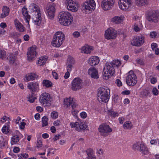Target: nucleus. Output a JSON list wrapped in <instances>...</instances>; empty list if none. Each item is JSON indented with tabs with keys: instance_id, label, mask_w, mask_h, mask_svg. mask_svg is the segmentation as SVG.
<instances>
[{
	"instance_id": "48",
	"label": "nucleus",
	"mask_w": 159,
	"mask_h": 159,
	"mask_svg": "<svg viewBox=\"0 0 159 159\" xmlns=\"http://www.w3.org/2000/svg\"><path fill=\"white\" fill-rule=\"evenodd\" d=\"M143 95L145 96H148L150 94V92L148 89H145L142 92Z\"/></svg>"
},
{
	"instance_id": "49",
	"label": "nucleus",
	"mask_w": 159,
	"mask_h": 159,
	"mask_svg": "<svg viewBox=\"0 0 159 159\" xmlns=\"http://www.w3.org/2000/svg\"><path fill=\"white\" fill-rule=\"evenodd\" d=\"M86 128V125L84 123L80 122V131L81 130H84Z\"/></svg>"
},
{
	"instance_id": "2",
	"label": "nucleus",
	"mask_w": 159,
	"mask_h": 159,
	"mask_svg": "<svg viewBox=\"0 0 159 159\" xmlns=\"http://www.w3.org/2000/svg\"><path fill=\"white\" fill-rule=\"evenodd\" d=\"M58 19L59 23L62 25L67 26L71 24L73 21V16L67 11L60 12L58 15Z\"/></svg>"
},
{
	"instance_id": "8",
	"label": "nucleus",
	"mask_w": 159,
	"mask_h": 159,
	"mask_svg": "<svg viewBox=\"0 0 159 159\" xmlns=\"http://www.w3.org/2000/svg\"><path fill=\"white\" fill-rule=\"evenodd\" d=\"M98 129L100 134L104 136H107L112 130L109 126L106 124L100 125Z\"/></svg>"
},
{
	"instance_id": "11",
	"label": "nucleus",
	"mask_w": 159,
	"mask_h": 159,
	"mask_svg": "<svg viewBox=\"0 0 159 159\" xmlns=\"http://www.w3.org/2000/svg\"><path fill=\"white\" fill-rule=\"evenodd\" d=\"M116 31L112 28L107 29L105 31V38L107 39H114L116 36Z\"/></svg>"
},
{
	"instance_id": "29",
	"label": "nucleus",
	"mask_w": 159,
	"mask_h": 159,
	"mask_svg": "<svg viewBox=\"0 0 159 159\" xmlns=\"http://www.w3.org/2000/svg\"><path fill=\"white\" fill-rule=\"evenodd\" d=\"M73 101L74 99L73 98H67L64 100V104L67 107H68L72 104Z\"/></svg>"
},
{
	"instance_id": "31",
	"label": "nucleus",
	"mask_w": 159,
	"mask_h": 159,
	"mask_svg": "<svg viewBox=\"0 0 159 159\" xmlns=\"http://www.w3.org/2000/svg\"><path fill=\"white\" fill-rule=\"evenodd\" d=\"M142 27V24L140 21L134 24V29L135 31L138 32L139 31L140 29Z\"/></svg>"
},
{
	"instance_id": "24",
	"label": "nucleus",
	"mask_w": 159,
	"mask_h": 159,
	"mask_svg": "<svg viewBox=\"0 0 159 159\" xmlns=\"http://www.w3.org/2000/svg\"><path fill=\"white\" fill-rule=\"evenodd\" d=\"M81 50V52L84 53H90L93 50V47L88 45L84 46L82 47Z\"/></svg>"
},
{
	"instance_id": "51",
	"label": "nucleus",
	"mask_w": 159,
	"mask_h": 159,
	"mask_svg": "<svg viewBox=\"0 0 159 159\" xmlns=\"http://www.w3.org/2000/svg\"><path fill=\"white\" fill-rule=\"evenodd\" d=\"M136 61L137 63L140 65H144V63L143 60L140 59L139 58H137L136 60Z\"/></svg>"
},
{
	"instance_id": "12",
	"label": "nucleus",
	"mask_w": 159,
	"mask_h": 159,
	"mask_svg": "<svg viewBox=\"0 0 159 159\" xmlns=\"http://www.w3.org/2000/svg\"><path fill=\"white\" fill-rule=\"evenodd\" d=\"M115 0H103L101 2V7L104 10L111 9L114 6Z\"/></svg>"
},
{
	"instance_id": "37",
	"label": "nucleus",
	"mask_w": 159,
	"mask_h": 159,
	"mask_svg": "<svg viewBox=\"0 0 159 159\" xmlns=\"http://www.w3.org/2000/svg\"><path fill=\"white\" fill-rule=\"evenodd\" d=\"M143 143H140L139 142H138L134 143L133 145V149L134 150H139L142 144Z\"/></svg>"
},
{
	"instance_id": "19",
	"label": "nucleus",
	"mask_w": 159,
	"mask_h": 159,
	"mask_svg": "<svg viewBox=\"0 0 159 159\" xmlns=\"http://www.w3.org/2000/svg\"><path fill=\"white\" fill-rule=\"evenodd\" d=\"M27 87L31 93H34L38 91L39 89V84L37 82H31L28 83Z\"/></svg>"
},
{
	"instance_id": "17",
	"label": "nucleus",
	"mask_w": 159,
	"mask_h": 159,
	"mask_svg": "<svg viewBox=\"0 0 159 159\" xmlns=\"http://www.w3.org/2000/svg\"><path fill=\"white\" fill-rule=\"evenodd\" d=\"M66 4L67 8L72 12H76L78 10V8L76 5V3L72 0H66Z\"/></svg>"
},
{
	"instance_id": "16",
	"label": "nucleus",
	"mask_w": 159,
	"mask_h": 159,
	"mask_svg": "<svg viewBox=\"0 0 159 159\" xmlns=\"http://www.w3.org/2000/svg\"><path fill=\"white\" fill-rule=\"evenodd\" d=\"M36 47L32 46L27 53V57L29 61H32L36 57L37 54L36 52Z\"/></svg>"
},
{
	"instance_id": "18",
	"label": "nucleus",
	"mask_w": 159,
	"mask_h": 159,
	"mask_svg": "<svg viewBox=\"0 0 159 159\" xmlns=\"http://www.w3.org/2000/svg\"><path fill=\"white\" fill-rule=\"evenodd\" d=\"M50 95L49 94L45 93L42 94L39 98V102L43 105H46L50 102Z\"/></svg>"
},
{
	"instance_id": "23",
	"label": "nucleus",
	"mask_w": 159,
	"mask_h": 159,
	"mask_svg": "<svg viewBox=\"0 0 159 159\" xmlns=\"http://www.w3.org/2000/svg\"><path fill=\"white\" fill-rule=\"evenodd\" d=\"M22 12L26 22L29 25V23L30 19V16L28 14L27 8L25 7H23L22 9Z\"/></svg>"
},
{
	"instance_id": "61",
	"label": "nucleus",
	"mask_w": 159,
	"mask_h": 159,
	"mask_svg": "<svg viewBox=\"0 0 159 159\" xmlns=\"http://www.w3.org/2000/svg\"><path fill=\"white\" fill-rule=\"evenodd\" d=\"M73 67V65L71 64H68L67 68V71H70L72 70Z\"/></svg>"
},
{
	"instance_id": "46",
	"label": "nucleus",
	"mask_w": 159,
	"mask_h": 159,
	"mask_svg": "<svg viewBox=\"0 0 159 159\" xmlns=\"http://www.w3.org/2000/svg\"><path fill=\"white\" fill-rule=\"evenodd\" d=\"M75 60L72 57H70L68 59V64L73 65L75 64Z\"/></svg>"
},
{
	"instance_id": "27",
	"label": "nucleus",
	"mask_w": 159,
	"mask_h": 159,
	"mask_svg": "<svg viewBox=\"0 0 159 159\" xmlns=\"http://www.w3.org/2000/svg\"><path fill=\"white\" fill-rule=\"evenodd\" d=\"M2 13L1 14L0 16L1 18H4L7 16L9 12V8L7 6L3 7L2 9Z\"/></svg>"
},
{
	"instance_id": "25",
	"label": "nucleus",
	"mask_w": 159,
	"mask_h": 159,
	"mask_svg": "<svg viewBox=\"0 0 159 159\" xmlns=\"http://www.w3.org/2000/svg\"><path fill=\"white\" fill-rule=\"evenodd\" d=\"M37 77L36 74L32 73H29L25 76L24 80L26 81L34 80Z\"/></svg>"
},
{
	"instance_id": "6",
	"label": "nucleus",
	"mask_w": 159,
	"mask_h": 159,
	"mask_svg": "<svg viewBox=\"0 0 159 159\" xmlns=\"http://www.w3.org/2000/svg\"><path fill=\"white\" fill-rule=\"evenodd\" d=\"M146 19L150 23H156L159 21V13L158 11H149L146 16Z\"/></svg>"
},
{
	"instance_id": "14",
	"label": "nucleus",
	"mask_w": 159,
	"mask_h": 159,
	"mask_svg": "<svg viewBox=\"0 0 159 159\" xmlns=\"http://www.w3.org/2000/svg\"><path fill=\"white\" fill-rule=\"evenodd\" d=\"M144 37L142 35L134 37L131 41V45L134 46H140L144 43Z\"/></svg>"
},
{
	"instance_id": "28",
	"label": "nucleus",
	"mask_w": 159,
	"mask_h": 159,
	"mask_svg": "<svg viewBox=\"0 0 159 159\" xmlns=\"http://www.w3.org/2000/svg\"><path fill=\"white\" fill-rule=\"evenodd\" d=\"M139 151L143 155H147L149 153L147 147L143 143L142 144Z\"/></svg>"
},
{
	"instance_id": "30",
	"label": "nucleus",
	"mask_w": 159,
	"mask_h": 159,
	"mask_svg": "<svg viewBox=\"0 0 159 159\" xmlns=\"http://www.w3.org/2000/svg\"><path fill=\"white\" fill-rule=\"evenodd\" d=\"M10 123V122L8 121L2 127V131L3 133L6 134L9 132V126Z\"/></svg>"
},
{
	"instance_id": "20",
	"label": "nucleus",
	"mask_w": 159,
	"mask_h": 159,
	"mask_svg": "<svg viewBox=\"0 0 159 159\" xmlns=\"http://www.w3.org/2000/svg\"><path fill=\"white\" fill-rule=\"evenodd\" d=\"M88 74L94 79H97L98 77V70L94 67L90 68L88 70Z\"/></svg>"
},
{
	"instance_id": "62",
	"label": "nucleus",
	"mask_w": 159,
	"mask_h": 159,
	"mask_svg": "<svg viewBox=\"0 0 159 159\" xmlns=\"http://www.w3.org/2000/svg\"><path fill=\"white\" fill-rule=\"evenodd\" d=\"M52 74L53 77L55 79H58V75L57 74L56 72L52 71Z\"/></svg>"
},
{
	"instance_id": "40",
	"label": "nucleus",
	"mask_w": 159,
	"mask_h": 159,
	"mask_svg": "<svg viewBox=\"0 0 159 159\" xmlns=\"http://www.w3.org/2000/svg\"><path fill=\"white\" fill-rule=\"evenodd\" d=\"M108 115L111 117L115 118L116 117L118 116L119 114L117 112L114 111H110L108 112Z\"/></svg>"
},
{
	"instance_id": "60",
	"label": "nucleus",
	"mask_w": 159,
	"mask_h": 159,
	"mask_svg": "<svg viewBox=\"0 0 159 159\" xmlns=\"http://www.w3.org/2000/svg\"><path fill=\"white\" fill-rule=\"evenodd\" d=\"M25 125L26 123L25 122H21L20 124V128L21 129H23L25 128Z\"/></svg>"
},
{
	"instance_id": "64",
	"label": "nucleus",
	"mask_w": 159,
	"mask_h": 159,
	"mask_svg": "<svg viewBox=\"0 0 159 159\" xmlns=\"http://www.w3.org/2000/svg\"><path fill=\"white\" fill-rule=\"evenodd\" d=\"M42 142L40 140L38 141L37 142V147L38 148H39L42 147Z\"/></svg>"
},
{
	"instance_id": "26",
	"label": "nucleus",
	"mask_w": 159,
	"mask_h": 159,
	"mask_svg": "<svg viewBox=\"0 0 159 159\" xmlns=\"http://www.w3.org/2000/svg\"><path fill=\"white\" fill-rule=\"evenodd\" d=\"M86 152L88 156L87 157L88 159H96V157L93 153V149L91 148L88 149L86 150Z\"/></svg>"
},
{
	"instance_id": "21",
	"label": "nucleus",
	"mask_w": 159,
	"mask_h": 159,
	"mask_svg": "<svg viewBox=\"0 0 159 159\" xmlns=\"http://www.w3.org/2000/svg\"><path fill=\"white\" fill-rule=\"evenodd\" d=\"M99 62V59L97 56H92L89 59L88 63L91 66L98 64Z\"/></svg>"
},
{
	"instance_id": "57",
	"label": "nucleus",
	"mask_w": 159,
	"mask_h": 159,
	"mask_svg": "<svg viewBox=\"0 0 159 159\" xmlns=\"http://www.w3.org/2000/svg\"><path fill=\"white\" fill-rule=\"evenodd\" d=\"M116 83L118 86H120L122 85V83L119 79H117L116 80Z\"/></svg>"
},
{
	"instance_id": "44",
	"label": "nucleus",
	"mask_w": 159,
	"mask_h": 159,
	"mask_svg": "<svg viewBox=\"0 0 159 159\" xmlns=\"http://www.w3.org/2000/svg\"><path fill=\"white\" fill-rule=\"evenodd\" d=\"M15 57L12 54H10L9 55L8 59L9 60L10 63L12 64L14 63L15 60Z\"/></svg>"
},
{
	"instance_id": "59",
	"label": "nucleus",
	"mask_w": 159,
	"mask_h": 159,
	"mask_svg": "<svg viewBox=\"0 0 159 159\" xmlns=\"http://www.w3.org/2000/svg\"><path fill=\"white\" fill-rule=\"evenodd\" d=\"M79 112V111L77 110H76L75 109H72V115L74 116H75L76 117L77 116V114Z\"/></svg>"
},
{
	"instance_id": "63",
	"label": "nucleus",
	"mask_w": 159,
	"mask_h": 159,
	"mask_svg": "<svg viewBox=\"0 0 159 159\" xmlns=\"http://www.w3.org/2000/svg\"><path fill=\"white\" fill-rule=\"evenodd\" d=\"M81 117L83 118H85L87 117V114L85 112H82L80 114Z\"/></svg>"
},
{
	"instance_id": "54",
	"label": "nucleus",
	"mask_w": 159,
	"mask_h": 159,
	"mask_svg": "<svg viewBox=\"0 0 159 159\" xmlns=\"http://www.w3.org/2000/svg\"><path fill=\"white\" fill-rule=\"evenodd\" d=\"M39 59L42 61V63H43L44 64L47 60V58L46 57H40Z\"/></svg>"
},
{
	"instance_id": "33",
	"label": "nucleus",
	"mask_w": 159,
	"mask_h": 159,
	"mask_svg": "<svg viewBox=\"0 0 159 159\" xmlns=\"http://www.w3.org/2000/svg\"><path fill=\"white\" fill-rule=\"evenodd\" d=\"M147 0H136L135 4L138 6H142L146 4Z\"/></svg>"
},
{
	"instance_id": "47",
	"label": "nucleus",
	"mask_w": 159,
	"mask_h": 159,
	"mask_svg": "<svg viewBox=\"0 0 159 159\" xmlns=\"http://www.w3.org/2000/svg\"><path fill=\"white\" fill-rule=\"evenodd\" d=\"M51 115L52 118L56 119L58 117V113L56 111H53L51 113Z\"/></svg>"
},
{
	"instance_id": "1",
	"label": "nucleus",
	"mask_w": 159,
	"mask_h": 159,
	"mask_svg": "<svg viewBox=\"0 0 159 159\" xmlns=\"http://www.w3.org/2000/svg\"><path fill=\"white\" fill-rule=\"evenodd\" d=\"M120 65V61L118 60H113L110 63H106L103 70V78L105 80L108 79L114 73V67L119 66Z\"/></svg>"
},
{
	"instance_id": "9",
	"label": "nucleus",
	"mask_w": 159,
	"mask_h": 159,
	"mask_svg": "<svg viewBox=\"0 0 159 159\" xmlns=\"http://www.w3.org/2000/svg\"><path fill=\"white\" fill-rule=\"evenodd\" d=\"M83 80L79 77L74 79L71 83L72 89L74 91L81 89L83 86Z\"/></svg>"
},
{
	"instance_id": "15",
	"label": "nucleus",
	"mask_w": 159,
	"mask_h": 159,
	"mask_svg": "<svg viewBox=\"0 0 159 159\" xmlns=\"http://www.w3.org/2000/svg\"><path fill=\"white\" fill-rule=\"evenodd\" d=\"M131 4V0H120L119 1V7L123 10L128 9Z\"/></svg>"
},
{
	"instance_id": "39",
	"label": "nucleus",
	"mask_w": 159,
	"mask_h": 159,
	"mask_svg": "<svg viewBox=\"0 0 159 159\" xmlns=\"http://www.w3.org/2000/svg\"><path fill=\"white\" fill-rule=\"evenodd\" d=\"M149 74L148 73L146 77L148 79H150V81L152 84H155L157 81V79L156 78L152 77L151 76L149 75Z\"/></svg>"
},
{
	"instance_id": "22",
	"label": "nucleus",
	"mask_w": 159,
	"mask_h": 159,
	"mask_svg": "<svg viewBox=\"0 0 159 159\" xmlns=\"http://www.w3.org/2000/svg\"><path fill=\"white\" fill-rule=\"evenodd\" d=\"M125 18L124 16H115L111 19V22L116 24H119L123 22Z\"/></svg>"
},
{
	"instance_id": "10",
	"label": "nucleus",
	"mask_w": 159,
	"mask_h": 159,
	"mask_svg": "<svg viewBox=\"0 0 159 159\" xmlns=\"http://www.w3.org/2000/svg\"><path fill=\"white\" fill-rule=\"evenodd\" d=\"M32 7L33 11H35L37 13V16L35 18H33V22L35 24L39 25L41 22V13L40 12L39 9L37 5L33 4Z\"/></svg>"
},
{
	"instance_id": "36",
	"label": "nucleus",
	"mask_w": 159,
	"mask_h": 159,
	"mask_svg": "<svg viewBox=\"0 0 159 159\" xmlns=\"http://www.w3.org/2000/svg\"><path fill=\"white\" fill-rule=\"evenodd\" d=\"M70 125L71 128H75L77 130L80 131V122H76L75 123L71 122L70 123Z\"/></svg>"
},
{
	"instance_id": "41",
	"label": "nucleus",
	"mask_w": 159,
	"mask_h": 159,
	"mask_svg": "<svg viewBox=\"0 0 159 159\" xmlns=\"http://www.w3.org/2000/svg\"><path fill=\"white\" fill-rule=\"evenodd\" d=\"M33 94L34 93H32L31 95H30L28 98V100L30 102V103H33L34 102L36 98L35 97L33 96Z\"/></svg>"
},
{
	"instance_id": "32",
	"label": "nucleus",
	"mask_w": 159,
	"mask_h": 159,
	"mask_svg": "<svg viewBox=\"0 0 159 159\" xmlns=\"http://www.w3.org/2000/svg\"><path fill=\"white\" fill-rule=\"evenodd\" d=\"M151 48L152 50L154 51L156 55H158L159 54V49L157 48V45L155 43H153L152 44Z\"/></svg>"
},
{
	"instance_id": "50",
	"label": "nucleus",
	"mask_w": 159,
	"mask_h": 159,
	"mask_svg": "<svg viewBox=\"0 0 159 159\" xmlns=\"http://www.w3.org/2000/svg\"><path fill=\"white\" fill-rule=\"evenodd\" d=\"M152 92L153 95L156 96L158 94L159 91L157 88L154 87L153 89Z\"/></svg>"
},
{
	"instance_id": "7",
	"label": "nucleus",
	"mask_w": 159,
	"mask_h": 159,
	"mask_svg": "<svg viewBox=\"0 0 159 159\" xmlns=\"http://www.w3.org/2000/svg\"><path fill=\"white\" fill-rule=\"evenodd\" d=\"M137 78L136 75L132 70L130 71L128 73L126 78L127 84L131 86L135 85L137 83Z\"/></svg>"
},
{
	"instance_id": "58",
	"label": "nucleus",
	"mask_w": 159,
	"mask_h": 159,
	"mask_svg": "<svg viewBox=\"0 0 159 159\" xmlns=\"http://www.w3.org/2000/svg\"><path fill=\"white\" fill-rule=\"evenodd\" d=\"M61 123L60 120H57L54 121L53 123V125L55 126H58L60 125Z\"/></svg>"
},
{
	"instance_id": "53",
	"label": "nucleus",
	"mask_w": 159,
	"mask_h": 159,
	"mask_svg": "<svg viewBox=\"0 0 159 159\" xmlns=\"http://www.w3.org/2000/svg\"><path fill=\"white\" fill-rule=\"evenodd\" d=\"M15 25L17 29L20 26H22V25L17 20L15 21Z\"/></svg>"
},
{
	"instance_id": "43",
	"label": "nucleus",
	"mask_w": 159,
	"mask_h": 159,
	"mask_svg": "<svg viewBox=\"0 0 159 159\" xmlns=\"http://www.w3.org/2000/svg\"><path fill=\"white\" fill-rule=\"evenodd\" d=\"M19 140V137L17 135L14 136L12 138V142L14 143H17Z\"/></svg>"
},
{
	"instance_id": "42",
	"label": "nucleus",
	"mask_w": 159,
	"mask_h": 159,
	"mask_svg": "<svg viewBox=\"0 0 159 159\" xmlns=\"http://www.w3.org/2000/svg\"><path fill=\"white\" fill-rule=\"evenodd\" d=\"M20 35V34L16 32H11L10 34V36L14 39H16L18 37H19Z\"/></svg>"
},
{
	"instance_id": "4",
	"label": "nucleus",
	"mask_w": 159,
	"mask_h": 159,
	"mask_svg": "<svg viewBox=\"0 0 159 159\" xmlns=\"http://www.w3.org/2000/svg\"><path fill=\"white\" fill-rule=\"evenodd\" d=\"M65 39V35L61 31L57 32L54 35L52 42L53 46L59 47L63 43Z\"/></svg>"
},
{
	"instance_id": "5",
	"label": "nucleus",
	"mask_w": 159,
	"mask_h": 159,
	"mask_svg": "<svg viewBox=\"0 0 159 159\" xmlns=\"http://www.w3.org/2000/svg\"><path fill=\"white\" fill-rule=\"evenodd\" d=\"M96 3L93 0H87L82 4V9L86 13H90L95 8Z\"/></svg>"
},
{
	"instance_id": "34",
	"label": "nucleus",
	"mask_w": 159,
	"mask_h": 159,
	"mask_svg": "<svg viewBox=\"0 0 159 159\" xmlns=\"http://www.w3.org/2000/svg\"><path fill=\"white\" fill-rule=\"evenodd\" d=\"M43 86L47 88L50 87L52 86V83L47 80H44L43 81Z\"/></svg>"
},
{
	"instance_id": "52",
	"label": "nucleus",
	"mask_w": 159,
	"mask_h": 159,
	"mask_svg": "<svg viewBox=\"0 0 159 159\" xmlns=\"http://www.w3.org/2000/svg\"><path fill=\"white\" fill-rule=\"evenodd\" d=\"M19 157L21 158H26L28 157V155L26 153H23L19 154Z\"/></svg>"
},
{
	"instance_id": "45",
	"label": "nucleus",
	"mask_w": 159,
	"mask_h": 159,
	"mask_svg": "<svg viewBox=\"0 0 159 159\" xmlns=\"http://www.w3.org/2000/svg\"><path fill=\"white\" fill-rule=\"evenodd\" d=\"M6 53L5 51L0 50V58L4 59L6 58Z\"/></svg>"
},
{
	"instance_id": "3",
	"label": "nucleus",
	"mask_w": 159,
	"mask_h": 159,
	"mask_svg": "<svg viewBox=\"0 0 159 159\" xmlns=\"http://www.w3.org/2000/svg\"><path fill=\"white\" fill-rule=\"evenodd\" d=\"M110 89L107 87L100 88L98 92L97 99L101 103H106L108 101L109 99Z\"/></svg>"
},
{
	"instance_id": "13",
	"label": "nucleus",
	"mask_w": 159,
	"mask_h": 159,
	"mask_svg": "<svg viewBox=\"0 0 159 159\" xmlns=\"http://www.w3.org/2000/svg\"><path fill=\"white\" fill-rule=\"evenodd\" d=\"M49 19L52 20L54 17L55 6L53 3L48 4L46 8Z\"/></svg>"
},
{
	"instance_id": "35",
	"label": "nucleus",
	"mask_w": 159,
	"mask_h": 159,
	"mask_svg": "<svg viewBox=\"0 0 159 159\" xmlns=\"http://www.w3.org/2000/svg\"><path fill=\"white\" fill-rule=\"evenodd\" d=\"M133 126L132 124L130 121H128L125 122L123 125V127L124 129H131Z\"/></svg>"
},
{
	"instance_id": "56",
	"label": "nucleus",
	"mask_w": 159,
	"mask_h": 159,
	"mask_svg": "<svg viewBox=\"0 0 159 159\" xmlns=\"http://www.w3.org/2000/svg\"><path fill=\"white\" fill-rule=\"evenodd\" d=\"M73 35L74 37L78 38L80 36V34L79 32L76 31L73 33Z\"/></svg>"
},
{
	"instance_id": "38",
	"label": "nucleus",
	"mask_w": 159,
	"mask_h": 159,
	"mask_svg": "<svg viewBox=\"0 0 159 159\" xmlns=\"http://www.w3.org/2000/svg\"><path fill=\"white\" fill-rule=\"evenodd\" d=\"M48 118L46 116H44L43 117L42 119V126L43 127L48 125Z\"/></svg>"
},
{
	"instance_id": "55",
	"label": "nucleus",
	"mask_w": 159,
	"mask_h": 159,
	"mask_svg": "<svg viewBox=\"0 0 159 159\" xmlns=\"http://www.w3.org/2000/svg\"><path fill=\"white\" fill-rule=\"evenodd\" d=\"M157 35V34L156 32L153 31L151 32L150 34V36L152 38H155Z\"/></svg>"
}]
</instances>
